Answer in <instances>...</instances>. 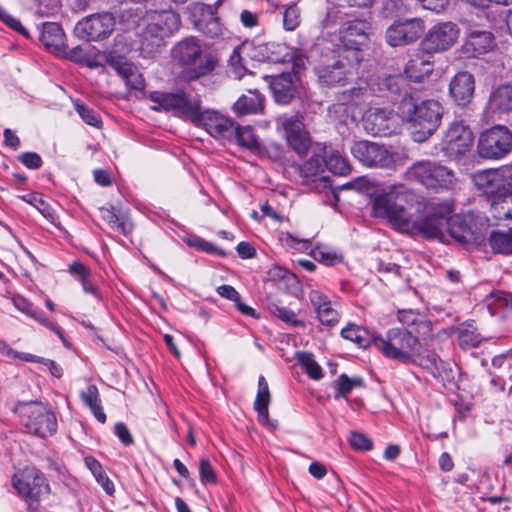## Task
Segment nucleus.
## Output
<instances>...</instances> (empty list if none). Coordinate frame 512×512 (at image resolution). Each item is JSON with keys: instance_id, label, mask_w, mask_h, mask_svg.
Segmentation results:
<instances>
[{"instance_id": "nucleus-1", "label": "nucleus", "mask_w": 512, "mask_h": 512, "mask_svg": "<svg viewBox=\"0 0 512 512\" xmlns=\"http://www.w3.org/2000/svg\"><path fill=\"white\" fill-rule=\"evenodd\" d=\"M442 103L436 99H420L407 95L397 105V115L408 127L415 142L429 139L440 127L444 115Z\"/></svg>"}, {"instance_id": "nucleus-2", "label": "nucleus", "mask_w": 512, "mask_h": 512, "mask_svg": "<svg viewBox=\"0 0 512 512\" xmlns=\"http://www.w3.org/2000/svg\"><path fill=\"white\" fill-rule=\"evenodd\" d=\"M172 56L183 68V77L189 82L212 74L218 64L214 55L202 52L196 37H188L178 42L172 49Z\"/></svg>"}, {"instance_id": "nucleus-3", "label": "nucleus", "mask_w": 512, "mask_h": 512, "mask_svg": "<svg viewBox=\"0 0 512 512\" xmlns=\"http://www.w3.org/2000/svg\"><path fill=\"white\" fill-rule=\"evenodd\" d=\"M403 179L433 192L449 191L457 184L454 170L430 159L414 162L403 173Z\"/></svg>"}, {"instance_id": "nucleus-4", "label": "nucleus", "mask_w": 512, "mask_h": 512, "mask_svg": "<svg viewBox=\"0 0 512 512\" xmlns=\"http://www.w3.org/2000/svg\"><path fill=\"white\" fill-rule=\"evenodd\" d=\"M150 100L157 105L153 107L154 110L169 112L193 124L203 110L201 95L185 89H177L174 92L154 91L150 94Z\"/></svg>"}, {"instance_id": "nucleus-5", "label": "nucleus", "mask_w": 512, "mask_h": 512, "mask_svg": "<svg viewBox=\"0 0 512 512\" xmlns=\"http://www.w3.org/2000/svg\"><path fill=\"white\" fill-rule=\"evenodd\" d=\"M412 193L403 185H393L388 191L377 194L372 201V215L388 220L399 229L410 227V215L403 202Z\"/></svg>"}, {"instance_id": "nucleus-6", "label": "nucleus", "mask_w": 512, "mask_h": 512, "mask_svg": "<svg viewBox=\"0 0 512 512\" xmlns=\"http://www.w3.org/2000/svg\"><path fill=\"white\" fill-rule=\"evenodd\" d=\"M421 348L418 335L405 328H391L385 335L378 333L375 349L385 358L402 364L414 361L415 350Z\"/></svg>"}, {"instance_id": "nucleus-7", "label": "nucleus", "mask_w": 512, "mask_h": 512, "mask_svg": "<svg viewBox=\"0 0 512 512\" xmlns=\"http://www.w3.org/2000/svg\"><path fill=\"white\" fill-rule=\"evenodd\" d=\"M424 217L411 221L413 231L424 238L434 239L444 236L449 215L454 213V204L448 199L431 198L424 202Z\"/></svg>"}, {"instance_id": "nucleus-8", "label": "nucleus", "mask_w": 512, "mask_h": 512, "mask_svg": "<svg viewBox=\"0 0 512 512\" xmlns=\"http://www.w3.org/2000/svg\"><path fill=\"white\" fill-rule=\"evenodd\" d=\"M17 410L21 423L28 433L45 439L57 432V417L48 405L42 402H27L20 404Z\"/></svg>"}, {"instance_id": "nucleus-9", "label": "nucleus", "mask_w": 512, "mask_h": 512, "mask_svg": "<svg viewBox=\"0 0 512 512\" xmlns=\"http://www.w3.org/2000/svg\"><path fill=\"white\" fill-rule=\"evenodd\" d=\"M11 484L30 507L36 504L35 509L41 496L50 493V485L45 474L35 466H26L16 471L11 478Z\"/></svg>"}, {"instance_id": "nucleus-10", "label": "nucleus", "mask_w": 512, "mask_h": 512, "mask_svg": "<svg viewBox=\"0 0 512 512\" xmlns=\"http://www.w3.org/2000/svg\"><path fill=\"white\" fill-rule=\"evenodd\" d=\"M512 151V131L502 124L483 130L478 137L477 153L486 160H501Z\"/></svg>"}, {"instance_id": "nucleus-11", "label": "nucleus", "mask_w": 512, "mask_h": 512, "mask_svg": "<svg viewBox=\"0 0 512 512\" xmlns=\"http://www.w3.org/2000/svg\"><path fill=\"white\" fill-rule=\"evenodd\" d=\"M370 32L371 23L367 18L345 22L340 31V41L347 53L343 58L358 65L363 60L361 47L368 41Z\"/></svg>"}, {"instance_id": "nucleus-12", "label": "nucleus", "mask_w": 512, "mask_h": 512, "mask_svg": "<svg viewBox=\"0 0 512 512\" xmlns=\"http://www.w3.org/2000/svg\"><path fill=\"white\" fill-rule=\"evenodd\" d=\"M350 151L354 158L366 167L395 168V154L389 151L385 145L368 140H360L352 144Z\"/></svg>"}, {"instance_id": "nucleus-13", "label": "nucleus", "mask_w": 512, "mask_h": 512, "mask_svg": "<svg viewBox=\"0 0 512 512\" xmlns=\"http://www.w3.org/2000/svg\"><path fill=\"white\" fill-rule=\"evenodd\" d=\"M284 132L288 146L301 158L305 157L311 147L312 139L304 123V116H281L277 120Z\"/></svg>"}, {"instance_id": "nucleus-14", "label": "nucleus", "mask_w": 512, "mask_h": 512, "mask_svg": "<svg viewBox=\"0 0 512 512\" xmlns=\"http://www.w3.org/2000/svg\"><path fill=\"white\" fill-rule=\"evenodd\" d=\"M460 30L453 22L434 25L421 42V48L428 54L443 52L451 48L459 37Z\"/></svg>"}, {"instance_id": "nucleus-15", "label": "nucleus", "mask_w": 512, "mask_h": 512, "mask_svg": "<svg viewBox=\"0 0 512 512\" xmlns=\"http://www.w3.org/2000/svg\"><path fill=\"white\" fill-rule=\"evenodd\" d=\"M473 143L474 135L470 126L463 121H454L445 134L443 150L449 157L459 158L471 150Z\"/></svg>"}, {"instance_id": "nucleus-16", "label": "nucleus", "mask_w": 512, "mask_h": 512, "mask_svg": "<svg viewBox=\"0 0 512 512\" xmlns=\"http://www.w3.org/2000/svg\"><path fill=\"white\" fill-rule=\"evenodd\" d=\"M115 19L111 13L90 15L79 21L75 27L78 37L86 41H100L114 30Z\"/></svg>"}, {"instance_id": "nucleus-17", "label": "nucleus", "mask_w": 512, "mask_h": 512, "mask_svg": "<svg viewBox=\"0 0 512 512\" xmlns=\"http://www.w3.org/2000/svg\"><path fill=\"white\" fill-rule=\"evenodd\" d=\"M446 230L454 240L462 244L481 246L486 240L484 232L471 219L459 214L449 215Z\"/></svg>"}, {"instance_id": "nucleus-18", "label": "nucleus", "mask_w": 512, "mask_h": 512, "mask_svg": "<svg viewBox=\"0 0 512 512\" xmlns=\"http://www.w3.org/2000/svg\"><path fill=\"white\" fill-rule=\"evenodd\" d=\"M425 31V23L420 18L396 21L386 31V41L392 47L416 42Z\"/></svg>"}, {"instance_id": "nucleus-19", "label": "nucleus", "mask_w": 512, "mask_h": 512, "mask_svg": "<svg viewBox=\"0 0 512 512\" xmlns=\"http://www.w3.org/2000/svg\"><path fill=\"white\" fill-rule=\"evenodd\" d=\"M473 181L488 201L497 197H507L509 192H512L511 185L505 178L504 172L499 169L478 171L473 175Z\"/></svg>"}, {"instance_id": "nucleus-20", "label": "nucleus", "mask_w": 512, "mask_h": 512, "mask_svg": "<svg viewBox=\"0 0 512 512\" xmlns=\"http://www.w3.org/2000/svg\"><path fill=\"white\" fill-rule=\"evenodd\" d=\"M235 122L214 110H202L195 124L203 127L212 137L216 139L232 140V133L235 132Z\"/></svg>"}, {"instance_id": "nucleus-21", "label": "nucleus", "mask_w": 512, "mask_h": 512, "mask_svg": "<svg viewBox=\"0 0 512 512\" xmlns=\"http://www.w3.org/2000/svg\"><path fill=\"white\" fill-rule=\"evenodd\" d=\"M364 128L374 136H391L397 129L393 111L382 108L370 110L364 118Z\"/></svg>"}, {"instance_id": "nucleus-22", "label": "nucleus", "mask_w": 512, "mask_h": 512, "mask_svg": "<svg viewBox=\"0 0 512 512\" xmlns=\"http://www.w3.org/2000/svg\"><path fill=\"white\" fill-rule=\"evenodd\" d=\"M12 302L16 309L54 332L65 347H70V342L66 337L64 330L51 321L40 308L35 307L28 299L21 295H14L12 297Z\"/></svg>"}, {"instance_id": "nucleus-23", "label": "nucleus", "mask_w": 512, "mask_h": 512, "mask_svg": "<svg viewBox=\"0 0 512 512\" xmlns=\"http://www.w3.org/2000/svg\"><path fill=\"white\" fill-rule=\"evenodd\" d=\"M354 62L345 63L342 59L333 61L331 64L319 65L315 68L318 81L326 87L344 86L351 74L348 66Z\"/></svg>"}, {"instance_id": "nucleus-24", "label": "nucleus", "mask_w": 512, "mask_h": 512, "mask_svg": "<svg viewBox=\"0 0 512 512\" xmlns=\"http://www.w3.org/2000/svg\"><path fill=\"white\" fill-rule=\"evenodd\" d=\"M475 92V78L468 71H459L454 75L449 84L451 98L458 106L468 105Z\"/></svg>"}, {"instance_id": "nucleus-25", "label": "nucleus", "mask_w": 512, "mask_h": 512, "mask_svg": "<svg viewBox=\"0 0 512 512\" xmlns=\"http://www.w3.org/2000/svg\"><path fill=\"white\" fill-rule=\"evenodd\" d=\"M145 20L163 38L171 36L181 26L180 15L172 10L151 12L145 16Z\"/></svg>"}, {"instance_id": "nucleus-26", "label": "nucleus", "mask_w": 512, "mask_h": 512, "mask_svg": "<svg viewBox=\"0 0 512 512\" xmlns=\"http://www.w3.org/2000/svg\"><path fill=\"white\" fill-rule=\"evenodd\" d=\"M311 155L302 164H297L295 169L299 175L305 179L317 177L325 170V153L328 145L326 143H315L311 145Z\"/></svg>"}, {"instance_id": "nucleus-27", "label": "nucleus", "mask_w": 512, "mask_h": 512, "mask_svg": "<svg viewBox=\"0 0 512 512\" xmlns=\"http://www.w3.org/2000/svg\"><path fill=\"white\" fill-rule=\"evenodd\" d=\"M495 46L494 35L489 31L471 30L462 45V51L468 57L486 54Z\"/></svg>"}, {"instance_id": "nucleus-28", "label": "nucleus", "mask_w": 512, "mask_h": 512, "mask_svg": "<svg viewBox=\"0 0 512 512\" xmlns=\"http://www.w3.org/2000/svg\"><path fill=\"white\" fill-rule=\"evenodd\" d=\"M309 300L321 324L332 327L339 322L340 314L327 295L318 290H312L309 293Z\"/></svg>"}, {"instance_id": "nucleus-29", "label": "nucleus", "mask_w": 512, "mask_h": 512, "mask_svg": "<svg viewBox=\"0 0 512 512\" xmlns=\"http://www.w3.org/2000/svg\"><path fill=\"white\" fill-rule=\"evenodd\" d=\"M485 109L487 113L498 116L511 114L512 85L505 83L494 88L489 95Z\"/></svg>"}, {"instance_id": "nucleus-30", "label": "nucleus", "mask_w": 512, "mask_h": 512, "mask_svg": "<svg viewBox=\"0 0 512 512\" xmlns=\"http://www.w3.org/2000/svg\"><path fill=\"white\" fill-rule=\"evenodd\" d=\"M200 17L195 20L196 28L207 37L216 38L224 33V26L217 16L216 8L211 5L199 7Z\"/></svg>"}, {"instance_id": "nucleus-31", "label": "nucleus", "mask_w": 512, "mask_h": 512, "mask_svg": "<svg viewBox=\"0 0 512 512\" xmlns=\"http://www.w3.org/2000/svg\"><path fill=\"white\" fill-rule=\"evenodd\" d=\"M109 65L116 70L129 89L142 91L145 88V80L133 64L122 58H112Z\"/></svg>"}, {"instance_id": "nucleus-32", "label": "nucleus", "mask_w": 512, "mask_h": 512, "mask_svg": "<svg viewBox=\"0 0 512 512\" xmlns=\"http://www.w3.org/2000/svg\"><path fill=\"white\" fill-rule=\"evenodd\" d=\"M100 217L109 227L121 235L129 237L134 229L133 223L127 215L121 214L114 205L108 204L99 208Z\"/></svg>"}, {"instance_id": "nucleus-33", "label": "nucleus", "mask_w": 512, "mask_h": 512, "mask_svg": "<svg viewBox=\"0 0 512 512\" xmlns=\"http://www.w3.org/2000/svg\"><path fill=\"white\" fill-rule=\"evenodd\" d=\"M270 89L276 103L281 105L289 104L296 93V88L290 73H282L273 76L270 81Z\"/></svg>"}, {"instance_id": "nucleus-34", "label": "nucleus", "mask_w": 512, "mask_h": 512, "mask_svg": "<svg viewBox=\"0 0 512 512\" xmlns=\"http://www.w3.org/2000/svg\"><path fill=\"white\" fill-rule=\"evenodd\" d=\"M407 78L414 82H421L422 79L433 72V61L431 54L417 53L407 62L405 69Z\"/></svg>"}, {"instance_id": "nucleus-35", "label": "nucleus", "mask_w": 512, "mask_h": 512, "mask_svg": "<svg viewBox=\"0 0 512 512\" xmlns=\"http://www.w3.org/2000/svg\"><path fill=\"white\" fill-rule=\"evenodd\" d=\"M68 272L77 281L81 283L82 289L86 294H90L97 300H102V294L98 286L92 280L91 269L80 261H75L69 265Z\"/></svg>"}, {"instance_id": "nucleus-36", "label": "nucleus", "mask_w": 512, "mask_h": 512, "mask_svg": "<svg viewBox=\"0 0 512 512\" xmlns=\"http://www.w3.org/2000/svg\"><path fill=\"white\" fill-rule=\"evenodd\" d=\"M255 49L260 61L287 63L292 57L291 49L283 43L268 42L258 45Z\"/></svg>"}, {"instance_id": "nucleus-37", "label": "nucleus", "mask_w": 512, "mask_h": 512, "mask_svg": "<svg viewBox=\"0 0 512 512\" xmlns=\"http://www.w3.org/2000/svg\"><path fill=\"white\" fill-rule=\"evenodd\" d=\"M65 34L62 27L54 22L43 25L40 41L51 52L60 53L65 49Z\"/></svg>"}, {"instance_id": "nucleus-38", "label": "nucleus", "mask_w": 512, "mask_h": 512, "mask_svg": "<svg viewBox=\"0 0 512 512\" xmlns=\"http://www.w3.org/2000/svg\"><path fill=\"white\" fill-rule=\"evenodd\" d=\"M341 336L355 343L359 348H368L375 347L378 333H371L361 326L350 323L341 330Z\"/></svg>"}, {"instance_id": "nucleus-39", "label": "nucleus", "mask_w": 512, "mask_h": 512, "mask_svg": "<svg viewBox=\"0 0 512 512\" xmlns=\"http://www.w3.org/2000/svg\"><path fill=\"white\" fill-rule=\"evenodd\" d=\"M408 364L418 365L437 378L441 376L444 362L435 351L425 350L421 353L419 348L415 350L414 361Z\"/></svg>"}, {"instance_id": "nucleus-40", "label": "nucleus", "mask_w": 512, "mask_h": 512, "mask_svg": "<svg viewBox=\"0 0 512 512\" xmlns=\"http://www.w3.org/2000/svg\"><path fill=\"white\" fill-rule=\"evenodd\" d=\"M264 101V97L258 91L250 90L234 103L233 109L238 115L256 114L263 110Z\"/></svg>"}, {"instance_id": "nucleus-41", "label": "nucleus", "mask_w": 512, "mask_h": 512, "mask_svg": "<svg viewBox=\"0 0 512 512\" xmlns=\"http://www.w3.org/2000/svg\"><path fill=\"white\" fill-rule=\"evenodd\" d=\"M139 37V49L146 57L153 56L164 45L165 38L155 32L147 23H145V27Z\"/></svg>"}, {"instance_id": "nucleus-42", "label": "nucleus", "mask_w": 512, "mask_h": 512, "mask_svg": "<svg viewBox=\"0 0 512 512\" xmlns=\"http://www.w3.org/2000/svg\"><path fill=\"white\" fill-rule=\"evenodd\" d=\"M232 139H235L240 147L249 150L253 154L258 150L261 143L255 130L249 125L240 126L235 124V132L232 133Z\"/></svg>"}, {"instance_id": "nucleus-43", "label": "nucleus", "mask_w": 512, "mask_h": 512, "mask_svg": "<svg viewBox=\"0 0 512 512\" xmlns=\"http://www.w3.org/2000/svg\"><path fill=\"white\" fill-rule=\"evenodd\" d=\"M63 53L66 59L88 68H97L101 65L98 56L92 49H87L80 45L68 49L67 51L64 50Z\"/></svg>"}, {"instance_id": "nucleus-44", "label": "nucleus", "mask_w": 512, "mask_h": 512, "mask_svg": "<svg viewBox=\"0 0 512 512\" xmlns=\"http://www.w3.org/2000/svg\"><path fill=\"white\" fill-rule=\"evenodd\" d=\"M488 243L493 253L512 255V228L507 231L493 230L488 237Z\"/></svg>"}, {"instance_id": "nucleus-45", "label": "nucleus", "mask_w": 512, "mask_h": 512, "mask_svg": "<svg viewBox=\"0 0 512 512\" xmlns=\"http://www.w3.org/2000/svg\"><path fill=\"white\" fill-rule=\"evenodd\" d=\"M325 168L333 174L341 176L348 175L351 172L348 160L330 145H328L327 152L325 153Z\"/></svg>"}, {"instance_id": "nucleus-46", "label": "nucleus", "mask_w": 512, "mask_h": 512, "mask_svg": "<svg viewBox=\"0 0 512 512\" xmlns=\"http://www.w3.org/2000/svg\"><path fill=\"white\" fill-rule=\"evenodd\" d=\"M408 79L409 78L404 75H389L383 80L382 85L388 92L393 95L401 96L402 99L407 95H415Z\"/></svg>"}, {"instance_id": "nucleus-47", "label": "nucleus", "mask_w": 512, "mask_h": 512, "mask_svg": "<svg viewBox=\"0 0 512 512\" xmlns=\"http://www.w3.org/2000/svg\"><path fill=\"white\" fill-rule=\"evenodd\" d=\"M361 386H363V379L361 377L350 378L347 374L343 373L333 383L335 389L334 398H347L355 387Z\"/></svg>"}, {"instance_id": "nucleus-48", "label": "nucleus", "mask_w": 512, "mask_h": 512, "mask_svg": "<svg viewBox=\"0 0 512 512\" xmlns=\"http://www.w3.org/2000/svg\"><path fill=\"white\" fill-rule=\"evenodd\" d=\"M85 463L87 467L90 469V471L95 476L97 482L102 486L104 491L112 495L115 491V487L113 482L109 479V477L106 475L105 471L102 468L101 463L95 459L92 456L85 458Z\"/></svg>"}, {"instance_id": "nucleus-49", "label": "nucleus", "mask_w": 512, "mask_h": 512, "mask_svg": "<svg viewBox=\"0 0 512 512\" xmlns=\"http://www.w3.org/2000/svg\"><path fill=\"white\" fill-rule=\"evenodd\" d=\"M490 202L492 216L497 220L512 219V192L507 197H497Z\"/></svg>"}, {"instance_id": "nucleus-50", "label": "nucleus", "mask_w": 512, "mask_h": 512, "mask_svg": "<svg viewBox=\"0 0 512 512\" xmlns=\"http://www.w3.org/2000/svg\"><path fill=\"white\" fill-rule=\"evenodd\" d=\"M297 361L310 379L320 380L323 377L322 368L315 361L312 353L298 352Z\"/></svg>"}, {"instance_id": "nucleus-51", "label": "nucleus", "mask_w": 512, "mask_h": 512, "mask_svg": "<svg viewBox=\"0 0 512 512\" xmlns=\"http://www.w3.org/2000/svg\"><path fill=\"white\" fill-rule=\"evenodd\" d=\"M301 23V11L297 4L288 5L283 13V26L286 31H294Z\"/></svg>"}, {"instance_id": "nucleus-52", "label": "nucleus", "mask_w": 512, "mask_h": 512, "mask_svg": "<svg viewBox=\"0 0 512 512\" xmlns=\"http://www.w3.org/2000/svg\"><path fill=\"white\" fill-rule=\"evenodd\" d=\"M283 147L279 143L270 142L267 144L260 143L258 150L255 152V155L260 158H267L272 161H279L283 158Z\"/></svg>"}, {"instance_id": "nucleus-53", "label": "nucleus", "mask_w": 512, "mask_h": 512, "mask_svg": "<svg viewBox=\"0 0 512 512\" xmlns=\"http://www.w3.org/2000/svg\"><path fill=\"white\" fill-rule=\"evenodd\" d=\"M270 311L280 320L293 327L303 326V322L297 318L296 313L287 307L273 304Z\"/></svg>"}, {"instance_id": "nucleus-54", "label": "nucleus", "mask_w": 512, "mask_h": 512, "mask_svg": "<svg viewBox=\"0 0 512 512\" xmlns=\"http://www.w3.org/2000/svg\"><path fill=\"white\" fill-rule=\"evenodd\" d=\"M75 109L82 120L93 127L100 128L102 125L101 116L94 109L86 106L85 104L77 103Z\"/></svg>"}, {"instance_id": "nucleus-55", "label": "nucleus", "mask_w": 512, "mask_h": 512, "mask_svg": "<svg viewBox=\"0 0 512 512\" xmlns=\"http://www.w3.org/2000/svg\"><path fill=\"white\" fill-rule=\"evenodd\" d=\"M199 478L204 485H215L218 482L217 474L211 464V462L202 458L199 462Z\"/></svg>"}, {"instance_id": "nucleus-56", "label": "nucleus", "mask_w": 512, "mask_h": 512, "mask_svg": "<svg viewBox=\"0 0 512 512\" xmlns=\"http://www.w3.org/2000/svg\"><path fill=\"white\" fill-rule=\"evenodd\" d=\"M481 342L482 337L476 331L463 329L458 333V344L462 349L476 348Z\"/></svg>"}, {"instance_id": "nucleus-57", "label": "nucleus", "mask_w": 512, "mask_h": 512, "mask_svg": "<svg viewBox=\"0 0 512 512\" xmlns=\"http://www.w3.org/2000/svg\"><path fill=\"white\" fill-rule=\"evenodd\" d=\"M23 361L32 362V363H41L47 367L52 376L56 378H61L63 376L62 367L56 363L54 360L42 358L33 354H26L23 357Z\"/></svg>"}, {"instance_id": "nucleus-58", "label": "nucleus", "mask_w": 512, "mask_h": 512, "mask_svg": "<svg viewBox=\"0 0 512 512\" xmlns=\"http://www.w3.org/2000/svg\"><path fill=\"white\" fill-rule=\"evenodd\" d=\"M270 398L268 382L263 375H260L258 378V390L254 408L261 407L263 409L265 406H269Z\"/></svg>"}, {"instance_id": "nucleus-59", "label": "nucleus", "mask_w": 512, "mask_h": 512, "mask_svg": "<svg viewBox=\"0 0 512 512\" xmlns=\"http://www.w3.org/2000/svg\"><path fill=\"white\" fill-rule=\"evenodd\" d=\"M80 398L90 411H93V409L101 404L99 390L94 384L89 385L86 390L82 391Z\"/></svg>"}, {"instance_id": "nucleus-60", "label": "nucleus", "mask_w": 512, "mask_h": 512, "mask_svg": "<svg viewBox=\"0 0 512 512\" xmlns=\"http://www.w3.org/2000/svg\"><path fill=\"white\" fill-rule=\"evenodd\" d=\"M80 398L90 411H93V409L101 404L99 390L94 384L89 385L86 390L82 391Z\"/></svg>"}, {"instance_id": "nucleus-61", "label": "nucleus", "mask_w": 512, "mask_h": 512, "mask_svg": "<svg viewBox=\"0 0 512 512\" xmlns=\"http://www.w3.org/2000/svg\"><path fill=\"white\" fill-rule=\"evenodd\" d=\"M310 254L316 261L328 266H333L342 260L341 256L331 251H325L321 247H315L311 250Z\"/></svg>"}, {"instance_id": "nucleus-62", "label": "nucleus", "mask_w": 512, "mask_h": 512, "mask_svg": "<svg viewBox=\"0 0 512 512\" xmlns=\"http://www.w3.org/2000/svg\"><path fill=\"white\" fill-rule=\"evenodd\" d=\"M284 242V245L288 249H293L298 252H305L309 250L312 247V242L309 239H299L294 237L290 233H286L284 238L282 239Z\"/></svg>"}, {"instance_id": "nucleus-63", "label": "nucleus", "mask_w": 512, "mask_h": 512, "mask_svg": "<svg viewBox=\"0 0 512 512\" xmlns=\"http://www.w3.org/2000/svg\"><path fill=\"white\" fill-rule=\"evenodd\" d=\"M17 160L26 168L37 170L43 165L41 156L36 152H24L17 156Z\"/></svg>"}, {"instance_id": "nucleus-64", "label": "nucleus", "mask_w": 512, "mask_h": 512, "mask_svg": "<svg viewBox=\"0 0 512 512\" xmlns=\"http://www.w3.org/2000/svg\"><path fill=\"white\" fill-rule=\"evenodd\" d=\"M349 442L352 448L356 450L369 451L373 448L372 440L360 432H352Z\"/></svg>"}]
</instances>
